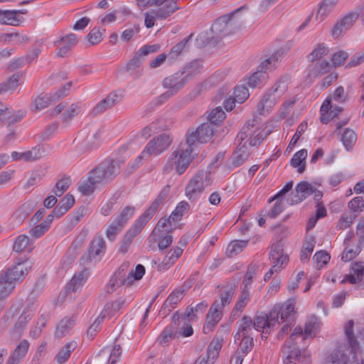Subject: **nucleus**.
I'll use <instances>...</instances> for the list:
<instances>
[{"mask_svg": "<svg viewBox=\"0 0 364 364\" xmlns=\"http://www.w3.org/2000/svg\"><path fill=\"white\" fill-rule=\"evenodd\" d=\"M223 346V339L216 338L213 340V341L210 343L208 349V358L214 359L216 358L219 351Z\"/></svg>", "mask_w": 364, "mask_h": 364, "instance_id": "obj_55", "label": "nucleus"}, {"mask_svg": "<svg viewBox=\"0 0 364 364\" xmlns=\"http://www.w3.org/2000/svg\"><path fill=\"white\" fill-rule=\"evenodd\" d=\"M315 244V239L313 237H309L305 240L300 255V259L302 262H305L309 259L314 251Z\"/></svg>", "mask_w": 364, "mask_h": 364, "instance_id": "obj_46", "label": "nucleus"}, {"mask_svg": "<svg viewBox=\"0 0 364 364\" xmlns=\"http://www.w3.org/2000/svg\"><path fill=\"white\" fill-rule=\"evenodd\" d=\"M29 348L27 340H22L11 353L6 364H19L26 357Z\"/></svg>", "mask_w": 364, "mask_h": 364, "instance_id": "obj_26", "label": "nucleus"}, {"mask_svg": "<svg viewBox=\"0 0 364 364\" xmlns=\"http://www.w3.org/2000/svg\"><path fill=\"white\" fill-rule=\"evenodd\" d=\"M60 206L57 207L56 213L58 215H64L75 203V198L72 195L67 194L60 201Z\"/></svg>", "mask_w": 364, "mask_h": 364, "instance_id": "obj_50", "label": "nucleus"}, {"mask_svg": "<svg viewBox=\"0 0 364 364\" xmlns=\"http://www.w3.org/2000/svg\"><path fill=\"white\" fill-rule=\"evenodd\" d=\"M168 190L164 189L161 191L159 198H157L149 208L134 222V225L129 228L124 235L120 250L125 253L132 240L143 230L147 222L153 217L156 213L159 203L166 197Z\"/></svg>", "mask_w": 364, "mask_h": 364, "instance_id": "obj_3", "label": "nucleus"}, {"mask_svg": "<svg viewBox=\"0 0 364 364\" xmlns=\"http://www.w3.org/2000/svg\"><path fill=\"white\" fill-rule=\"evenodd\" d=\"M341 141L345 147L348 149L355 142L356 134L354 131L346 129L341 136Z\"/></svg>", "mask_w": 364, "mask_h": 364, "instance_id": "obj_57", "label": "nucleus"}, {"mask_svg": "<svg viewBox=\"0 0 364 364\" xmlns=\"http://www.w3.org/2000/svg\"><path fill=\"white\" fill-rule=\"evenodd\" d=\"M269 133V130L258 128L253 124L248 123L245 125L237 136V140L240 145L243 142V145L242 148L239 149V151H242V149H246L247 144L250 146L259 145Z\"/></svg>", "mask_w": 364, "mask_h": 364, "instance_id": "obj_10", "label": "nucleus"}, {"mask_svg": "<svg viewBox=\"0 0 364 364\" xmlns=\"http://www.w3.org/2000/svg\"><path fill=\"white\" fill-rule=\"evenodd\" d=\"M125 301L119 299L111 304H107L100 314V315L95 320L92 325L87 331V336L92 339L96 333L100 329V325L106 317L111 318L113 312L119 310L124 304Z\"/></svg>", "mask_w": 364, "mask_h": 364, "instance_id": "obj_15", "label": "nucleus"}, {"mask_svg": "<svg viewBox=\"0 0 364 364\" xmlns=\"http://www.w3.org/2000/svg\"><path fill=\"white\" fill-rule=\"evenodd\" d=\"M358 14L353 12L339 19L331 30V36L338 38L349 30L358 19Z\"/></svg>", "mask_w": 364, "mask_h": 364, "instance_id": "obj_20", "label": "nucleus"}, {"mask_svg": "<svg viewBox=\"0 0 364 364\" xmlns=\"http://www.w3.org/2000/svg\"><path fill=\"white\" fill-rule=\"evenodd\" d=\"M313 193H314V188L309 183L301 182L296 185L295 193H291L290 203L291 205L299 203Z\"/></svg>", "mask_w": 364, "mask_h": 364, "instance_id": "obj_22", "label": "nucleus"}, {"mask_svg": "<svg viewBox=\"0 0 364 364\" xmlns=\"http://www.w3.org/2000/svg\"><path fill=\"white\" fill-rule=\"evenodd\" d=\"M178 0H153L154 6H159L156 10L158 11V16L164 19L170 16L179 8L177 6Z\"/></svg>", "mask_w": 364, "mask_h": 364, "instance_id": "obj_24", "label": "nucleus"}, {"mask_svg": "<svg viewBox=\"0 0 364 364\" xmlns=\"http://www.w3.org/2000/svg\"><path fill=\"white\" fill-rule=\"evenodd\" d=\"M252 321L250 317L244 316L239 322L238 331L235 335V341L237 342L241 337L251 336Z\"/></svg>", "mask_w": 364, "mask_h": 364, "instance_id": "obj_30", "label": "nucleus"}, {"mask_svg": "<svg viewBox=\"0 0 364 364\" xmlns=\"http://www.w3.org/2000/svg\"><path fill=\"white\" fill-rule=\"evenodd\" d=\"M257 270V267L255 264H250L247 269V271L246 272L245 277L244 278L242 284L243 288L242 289H249L250 286L251 285L252 282V279L256 274V272Z\"/></svg>", "mask_w": 364, "mask_h": 364, "instance_id": "obj_62", "label": "nucleus"}, {"mask_svg": "<svg viewBox=\"0 0 364 364\" xmlns=\"http://www.w3.org/2000/svg\"><path fill=\"white\" fill-rule=\"evenodd\" d=\"M193 151L194 148L193 146H188L186 143L183 146L181 147L171 155L164 167V171L169 173L175 167L176 172L178 174H182L192 161L193 159Z\"/></svg>", "mask_w": 364, "mask_h": 364, "instance_id": "obj_6", "label": "nucleus"}, {"mask_svg": "<svg viewBox=\"0 0 364 364\" xmlns=\"http://www.w3.org/2000/svg\"><path fill=\"white\" fill-rule=\"evenodd\" d=\"M302 333V328L301 327H296L289 340L286 341L283 350L284 364H296L299 361L301 357L300 350L296 348H292V346L294 343V341L297 337L301 336Z\"/></svg>", "mask_w": 364, "mask_h": 364, "instance_id": "obj_14", "label": "nucleus"}, {"mask_svg": "<svg viewBox=\"0 0 364 364\" xmlns=\"http://www.w3.org/2000/svg\"><path fill=\"white\" fill-rule=\"evenodd\" d=\"M145 273V268L142 264H138L135 269H129L128 262L123 263L115 272L110 279V284L113 287L121 285H131L135 280H139Z\"/></svg>", "mask_w": 364, "mask_h": 364, "instance_id": "obj_8", "label": "nucleus"}, {"mask_svg": "<svg viewBox=\"0 0 364 364\" xmlns=\"http://www.w3.org/2000/svg\"><path fill=\"white\" fill-rule=\"evenodd\" d=\"M105 242L102 235L95 236L90 242L89 257L91 260L99 261L105 255Z\"/></svg>", "mask_w": 364, "mask_h": 364, "instance_id": "obj_23", "label": "nucleus"}, {"mask_svg": "<svg viewBox=\"0 0 364 364\" xmlns=\"http://www.w3.org/2000/svg\"><path fill=\"white\" fill-rule=\"evenodd\" d=\"M105 31V29H100L99 28H92L87 36L89 43L92 45L100 43L104 38Z\"/></svg>", "mask_w": 364, "mask_h": 364, "instance_id": "obj_53", "label": "nucleus"}, {"mask_svg": "<svg viewBox=\"0 0 364 364\" xmlns=\"http://www.w3.org/2000/svg\"><path fill=\"white\" fill-rule=\"evenodd\" d=\"M70 183L69 178H63L56 183L53 192L55 196H60L69 188Z\"/></svg>", "mask_w": 364, "mask_h": 364, "instance_id": "obj_59", "label": "nucleus"}, {"mask_svg": "<svg viewBox=\"0 0 364 364\" xmlns=\"http://www.w3.org/2000/svg\"><path fill=\"white\" fill-rule=\"evenodd\" d=\"M364 264L363 262H355L351 266L350 271L346 274L342 282H348L350 284H356L360 282L363 276Z\"/></svg>", "mask_w": 364, "mask_h": 364, "instance_id": "obj_27", "label": "nucleus"}, {"mask_svg": "<svg viewBox=\"0 0 364 364\" xmlns=\"http://www.w3.org/2000/svg\"><path fill=\"white\" fill-rule=\"evenodd\" d=\"M33 244L29 237L25 235L18 236L13 245V249L16 252L23 251L31 252L33 250Z\"/></svg>", "mask_w": 364, "mask_h": 364, "instance_id": "obj_39", "label": "nucleus"}, {"mask_svg": "<svg viewBox=\"0 0 364 364\" xmlns=\"http://www.w3.org/2000/svg\"><path fill=\"white\" fill-rule=\"evenodd\" d=\"M226 115L225 112L223 110V109L220 107H218L213 109L210 113L208 115V119L210 121V124L212 125V124H217L221 122H223Z\"/></svg>", "mask_w": 364, "mask_h": 364, "instance_id": "obj_54", "label": "nucleus"}, {"mask_svg": "<svg viewBox=\"0 0 364 364\" xmlns=\"http://www.w3.org/2000/svg\"><path fill=\"white\" fill-rule=\"evenodd\" d=\"M34 310L33 309H24L18 318L17 322L14 326V331L17 334H20L21 331L23 330L33 315Z\"/></svg>", "mask_w": 364, "mask_h": 364, "instance_id": "obj_42", "label": "nucleus"}, {"mask_svg": "<svg viewBox=\"0 0 364 364\" xmlns=\"http://www.w3.org/2000/svg\"><path fill=\"white\" fill-rule=\"evenodd\" d=\"M360 239L355 237L352 232H348L344 240V250L341 255L343 262H349L354 259L361 251Z\"/></svg>", "mask_w": 364, "mask_h": 364, "instance_id": "obj_16", "label": "nucleus"}, {"mask_svg": "<svg viewBox=\"0 0 364 364\" xmlns=\"http://www.w3.org/2000/svg\"><path fill=\"white\" fill-rule=\"evenodd\" d=\"M234 99L235 100L240 104L243 103L250 96V92L248 89L245 87V84L238 85L234 92Z\"/></svg>", "mask_w": 364, "mask_h": 364, "instance_id": "obj_51", "label": "nucleus"}, {"mask_svg": "<svg viewBox=\"0 0 364 364\" xmlns=\"http://www.w3.org/2000/svg\"><path fill=\"white\" fill-rule=\"evenodd\" d=\"M183 249L181 247H176L172 249L165 257L163 261L159 264L158 269L164 271L173 265L178 258L182 255Z\"/></svg>", "mask_w": 364, "mask_h": 364, "instance_id": "obj_29", "label": "nucleus"}, {"mask_svg": "<svg viewBox=\"0 0 364 364\" xmlns=\"http://www.w3.org/2000/svg\"><path fill=\"white\" fill-rule=\"evenodd\" d=\"M134 212V208L128 206L122 211L120 215L117 217L115 220L119 221L124 227L127 221L132 218Z\"/></svg>", "mask_w": 364, "mask_h": 364, "instance_id": "obj_60", "label": "nucleus"}, {"mask_svg": "<svg viewBox=\"0 0 364 364\" xmlns=\"http://www.w3.org/2000/svg\"><path fill=\"white\" fill-rule=\"evenodd\" d=\"M158 240V247L160 250L167 248L173 242V237L169 233H161L160 235L156 236L155 240Z\"/></svg>", "mask_w": 364, "mask_h": 364, "instance_id": "obj_64", "label": "nucleus"}, {"mask_svg": "<svg viewBox=\"0 0 364 364\" xmlns=\"http://www.w3.org/2000/svg\"><path fill=\"white\" fill-rule=\"evenodd\" d=\"M247 245V240H235L231 242L226 248V255L229 257L240 253Z\"/></svg>", "mask_w": 364, "mask_h": 364, "instance_id": "obj_45", "label": "nucleus"}, {"mask_svg": "<svg viewBox=\"0 0 364 364\" xmlns=\"http://www.w3.org/2000/svg\"><path fill=\"white\" fill-rule=\"evenodd\" d=\"M72 83L68 82L59 91L56 92L51 96L47 95H40L35 99L33 106L36 111H40L47 107L53 101H56L60 98L67 95Z\"/></svg>", "mask_w": 364, "mask_h": 364, "instance_id": "obj_18", "label": "nucleus"}, {"mask_svg": "<svg viewBox=\"0 0 364 364\" xmlns=\"http://www.w3.org/2000/svg\"><path fill=\"white\" fill-rule=\"evenodd\" d=\"M237 350L242 354H247L250 352L253 346V338L252 336L241 337L239 340Z\"/></svg>", "mask_w": 364, "mask_h": 364, "instance_id": "obj_56", "label": "nucleus"}, {"mask_svg": "<svg viewBox=\"0 0 364 364\" xmlns=\"http://www.w3.org/2000/svg\"><path fill=\"white\" fill-rule=\"evenodd\" d=\"M214 133L213 126L208 123L200 124L195 132L189 133L186 137L187 145L193 146L196 142L205 143L209 141Z\"/></svg>", "mask_w": 364, "mask_h": 364, "instance_id": "obj_17", "label": "nucleus"}, {"mask_svg": "<svg viewBox=\"0 0 364 364\" xmlns=\"http://www.w3.org/2000/svg\"><path fill=\"white\" fill-rule=\"evenodd\" d=\"M337 4V0H324L320 4L316 15V19L321 22L333 10Z\"/></svg>", "mask_w": 364, "mask_h": 364, "instance_id": "obj_36", "label": "nucleus"}, {"mask_svg": "<svg viewBox=\"0 0 364 364\" xmlns=\"http://www.w3.org/2000/svg\"><path fill=\"white\" fill-rule=\"evenodd\" d=\"M15 288V284L7 279L6 275L0 274V299L4 300Z\"/></svg>", "mask_w": 364, "mask_h": 364, "instance_id": "obj_43", "label": "nucleus"}, {"mask_svg": "<svg viewBox=\"0 0 364 364\" xmlns=\"http://www.w3.org/2000/svg\"><path fill=\"white\" fill-rule=\"evenodd\" d=\"M32 267V262L26 259L21 262H18L12 268L9 269L7 272L2 274L6 275L8 279L12 282L13 284L23 279L25 276L28 274V270Z\"/></svg>", "mask_w": 364, "mask_h": 364, "instance_id": "obj_19", "label": "nucleus"}, {"mask_svg": "<svg viewBox=\"0 0 364 364\" xmlns=\"http://www.w3.org/2000/svg\"><path fill=\"white\" fill-rule=\"evenodd\" d=\"M23 18L16 15L14 10H0V23L4 25L18 26Z\"/></svg>", "mask_w": 364, "mask_h": 364, "instance_id": "obj_31", "label": "nucleus"}, {"mask_svg": "<svg viewBox=\"0 0 364 364\" xmlns=\"http://www.w3.org/2000/svg\"><path fill=\"white\" fill-rule=\"evenodd\" d=\"M177 337V333H174V328L172 326H166L157 341L161 346H166L171 342L173 338Z\"/></svg>", "mask_w": 364, "mask_h": 364, "instance_id": "obj_47", "label": "nucleus"}, {"mask_svg": "<svg viewBox=\"0 0 364 364\" xmlns=\"http://www.w3.org/2000/svg\"><path fill=\"white\" fill-rule=\"evenodd\" d=\"M233 293L231 290H225L220 294V299L215 300L210 306L203 326V332L210 333L220 321L223 316V308L230 304L232 299Z\"/></svg>", "mask_w": 364, "mask_h": 364, "instance_id": "obj_5", "label": "nucleus"}, {"mask_svg": "<svg viewBox=\"0 0 364 364\" xmlns=\"http://www.w3.org/2000/svg\"><path fill=\"white\" fill-rule=\"evenodd\" d=\"M283 54V52L280 53V50H278L277 53L272 55L269 58L262 62L257 71L245 79L244 80L245 83L251 88L262 87L269 78L267 71H272L276 68L279 57H281Z\"/></svg>", "mask_w": 364, "mask_h": 364, "instance_id": "obj_7", "label": "nucleus"}, {"mask_svg": "<svg viewBox=\"0 0 364 364\" xmlns=\"http://www.w3.org/2000/svg\"><path fill=\"white\" fill-rule=\"evenodd\" d=\"M354 322L353 320H349L345 325V334L351 347H355L357 345V340L353 334Z\"/></svg>", "mask_w": 364, "mask_h": 364, "instance_id": "obj_58", "label": "nucleus"}, {"mask_svg": "<svg viewBox=\"0 0 364 364\" xmlns=\"http://www.w3.org/2000/svg\"><path fill=\"white\" fill-rule=\"evenodd\" d=\"M75 320V318L73 316L62 319L56 327L55 336L60 338L66 336L74 326Z\"/></svg>", "mask_w": 364, "mask_h": 364, "instance_id": "obj_35", "label": "nucleus"}, {"mask_svg": "<svg viewBox=\"0 0 364 364\" xmlns=\"http://www.w3.org/2000/svg\"><path fill=\"white\" fill-rule=\"evenodd\" d=\"M189 210V203L185 200L181 201L170 215V220H173L174 223L180 221L182 217L186 214Z\"/></svg>", "mask_w": 364, "mask_h": 364, "instance_id": "obj_44", "label": "nucleus"}, {"mask_svg": "<svg viewBox=\"0 0 364 364\" xmlns=\"http://www.w3.org/2000/svg\"><path fill=\"white\" fill-rule=\"evenodd\" d=\"M119 100V97L115 93L109 94L105 99L101 100L93 109L94 114L105 112L107 109L114 106Z\"/></svg>", "mask_w": 364, "mask_h": 364, "instance_id": "obj_32", "label": "nucleus"}, {"mask_svg": "<svg viewBox=\"0 0 364 364\" xmlns=\"http://www.w3.org/2000/svg\"><path fill=\"white\" fill-rule=\"evenodd\" d=\"M172 223H175L173 220H170V216L168 218H161L149 235V240L154 241L156 239V236L172 228Z\"/></svg>", "mask_w": 364, "mask_h": 364, "instance_id": "obj_34", "label": "nucleus"}, {"mask_svg": "<svg viewBox=\"0 0 364 364\" xmlns=\"http://www.w3.org/2000/svg\"><path fill=\"white\" fill-rule=\"evenodd\" d=\"M200 65L198 61L192 62L181 73H176L164 80V86L168 88L161 97L166 99L176 93L187 82L188 78L197 73Z\"/></svg>", "mask_w": 364, "mask_h": 364, "instance_id": "obj_4", "label": "nucleus"}, {"mask_svg": "<svg viewBox=\"0 0 364 364\" xmlns=\"http://www.w3.org/2000/svg\"><path fill=\"white\" fill-rule=\"evenodd\" d=\"M295 301L294 299H289L283 304H277L270 311L268 315L257 316L254 320V328L257 331H262V333H268L277 324L279 323L284 316L294 311Z\"/></svg>", "mask_w": 364, "mask_h": 364, "instance_id": "obj_2", "label": "nucleus"}, {"mask_svg": "<svg viewBox=\"0 0 364 364\" xmlns=\"http://www.w3.org/2000/svg\"><path fill=\"white\" fill-rule=\"evenodd\" d=\"M123 228L124 226L119 221H117L114 219L106 230L105 234L107 238L109 240L113 241L115 239L117 235H118L122 231Z\"/></svg>", "mask_w": 364, "mask_h": 364, "instance_id": "obj_48", "label": "nucleus"}, {"mask_svg": "<svg viewBox=\"0 0 364 364\" xmlns=\"http://www.w3.org/2000/svg\"><path fill=\"white\" fill-rule=\"evenodd\" d=\"M21 75L14 74L7 80L0 84V95L14 92L19 85Z\"/></svg>", "mask_w": 364, "mask_h": 364, "instance_id": "obj_41", "label": "nucleus"}, {"mask_svg": "<svg viewBox=\"0 0 364 364\" xmlns=\"http://www.w3.org/2000/svg\"><path fill=\"white\" fill-rule=\"evenodd\" d=\"M306 127H307V123H306V122H301L299 125L295 134L292 136V138L287 146V151L292 150L294 146L296 144V142L298 141V140L299 139L300 136L302 135V134L304 133V132L305 131Z\"/></svg>", "mask_w": 364, "mask_h": 364, "instance_id": "obj_61", "label": "nucleus"}, {"mask_svg": "<svg viewBox=\"0 0 364 364\" xmlns=\"http://www.w3.org/2000/svg\"><path fill=\"white\" fill-rule=\"evenodd\" d=\"M269 258L275 272L283 269L289 261L288 255L284 253L282 246L279 244L272 247L269 253Z\"/></svg>", "mask_w": 364, "mask_h": 364, "instance_id": "obj_21", "label": "nucleus"}, {"mask_svg": "<svg viewBox=\"0 0 364 364\" xmlns=\"http://www.w3.org/2000/svg\"><path fill=\"white\" fill-rule=\"evenodd\" d=\"M211 183L210 173L200 171L190 180L186 188V196L189 200H194Z\"/></svg>", "mask_w": 364, "mask_h": 364, "instance_id": "obj_11", "label": "nucleus"}, {"mask_svg": "<svg viewBox=\"0 0 364 364\" xmlns=\"http://www.w3.org/2000/svg\"><path fill=\"white\" fill-rule=\"evenodd\" d=\"M319 328V323L318 321V319L316 318H314L311 320H309L305 326L304 329V338H312L315 336L317 331Z\"/></svg>", "mask_w": 364, "mask_h": 364, "instance_id": "obj_52", "label": "nucleus"}, {"mask_svg": "<svg viewBox=\"0 0 364 364\" xmlns=\"http://www.w3.org/2000/svg\"><path fill=\"white\" fill-rule=\"evenodd\" d=\"M286 81L281 79L269 91L267 92L258 103L257 109L260 114L268 113L287 90Z\"/></svg>", "mask_w": 364, "mask_h": 364, "instance_id": "obj_9", "label": "nucleus"}, {"mask_svg": "<svg viewBox=\"0 0 364 364\" xmlns=\"http://www.w3.org/2000/svg\"><path fill=\"white\" fill-rule=\"evenodd\" d=\"M119 169L116 161H105L90 172L89 176L97 184L105 183L112 179Z\"/></svg>", "mask_w": 364, "mask_h": 364, "instance_id": "obj_12", "label": "nucleus"}, {"mask_svg": "<svg viewBox=\"0 0 364 364\" xmlns=\"http://www.w3.org/2000/svg\"><path fill=\"white\" fill-rule=\"evenodd\" d=\"M184 290L182 288L173 290L164 302L160 314L166 316L184 296Z\"/></svg>", "mask_w": 364, "mask_h": 364, "instance_id": "obj_25", "label": "nucleus"}, {"mask_svg": "<svg viewBox=\"0 0 364 364\" xmlns=\"http://www.w3.org/2000/svg\"><path fill=\"white\" fill-rule=\"evenodd\" d=\"M330 255L325 251H318L314 256V260L318 268H321L324 264H327L330 260Z\"/></svg>", "mask_w": 364, "mask_h": 364, "instance_id": "obj_63", "label": "nucleus"}, {"mask_svg": "<svg viewBox=\"0 0 364 364\" xmlns=\"http://www.w3.org/2000/svg\"><path fill=\"white\" fill-rule=\"evenodd\" d=\"M88 277L89 273L87 270L82 271L78 274L73 276L68 285L67 291L70 293L80 290Z\"/></svg>", "mask_w": 364, "mask_h": 364, "instance_id": "obj_28", "label": "nucleus"}, {"mask_svg": "<svg viewBox=\"0 0 364 364\" xmlns=\"http://www.w3.org/2000/svg\"><path fill=\"white\" fill-rule=\"evenodd\" d=\"M171 139L168 134H162L152 139L146 146L138 159L148 157L152 154L158 155L166 150L171 144Z\"/></svg>", "mask_w": 364, "mask_h": 364, "instance_id": "obj_13", "label": "nucleus"}, {"mask_svg": "<svg viewBox=\"0 0 364 364\" xmlns=\"http://www.w3.org/2000/svg\"><path fill=\"white\" fill-rule=\"evenodd\" d=\"M152 47H142L139 49L135 56L127 63V69L129 70H134L139 67L144 60V57L150 52H154L155 50H151Z\"/></svg>", "mask_w": 364, "mask_h": 364, "instance_id": "obj_38", "label": "nucleus"}, {"mask_svg": "<svg viewBox=\"0 0 364 364\" xmlns=\"http://www.w3.org/2000/svg\"><path fill=\"white\" fill-rule=\"evenodd\" d=\"M97 185L89 176L86 180L82 181L79 183L78 189L83 195L88 196L93 193Z\"/></svg>", "mask_w": 364, "mask_h": 364, "instance_id": "obj_49", "label": "nucleus"}, {"mask_svg": "<svg viewBox=\"0 0 364 364\" xmlns=\"http://www.w3.org/2000/svg\"><path fill=\"white\" fill-rule=\"evenodd\" d=\"M244 9H245V6H241L231 13L218 18L211 27V37L208 32H201L196 38L195 43L198 46L218 44L223 39L228 38L234 33L233 30L239 23V21L235 19V16Z\"/></svg>", "mask_w": 364, "mask_h": 364, "instance_id": "obj_1", "label": "nucleus"}, {"mask_svg": "<svg viewBox=\"0 0 364 364\" xmlns=\"http://www.w3.org/2000/svg\"><path fill=\"white\" fill-rule=\"evenodd\" d=\"M308 156V151L305 149H302L299 151L296 152L290 161L291 165L294 168H297L299 173H302L305 170V163Z\"/></svg>", "mask_w": 364, "mask_h": 364, "instance_id": "obj_37", "label": "nucleus"}, {"mask_svg": "<svg viewBox=\"0 0 364 364\" xmlns=\"http://www.w3.org/2000/svg\"><path fill=\"white\" fill-rule=\"evenodd\" d=\"M77 346L75 341H70L63 346L55 357V361L58 364L65 363L70 356L71 352L73 351Z\"/></svg>", "mask_w": 364, "mask_h": 364, "instance_id": "obj_40", "label": "nucleus"}, {"mask_svg": "<svg viewBox=\"0 0 364 364\" xmlns=\"http://www.w3.org/2000/svg\"><path fill=\"white\" fill-rule=\"evenodd\" d=\"M250 299V291L249 289H242L240 295L235 305L234 309L232 311L231 315L232 317L238 316L239 314L242 311L244 308L247 304Z\"/></svg>", "mask_w": 364, "mask_h": 364, "instance_id": "obj_33", "label": "nucleus"}]
</instances>
